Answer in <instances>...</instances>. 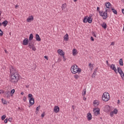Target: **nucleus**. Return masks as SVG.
Returning a JSON list of instances; mask_svg holds the SVG:
<instances>
[{
  "label": "nucleus",
  "mask_w": 124,
  "mask_h": 124,
  "mask_svg": "<svg viewBox=\"0 0 124 124\" xmlns=\"http://www.w3.org/2000/svg\"><path fill=\"white\" fill-rule=\"evenodd\" d=\"M9 69L11 82L12 83H17L20 79V75L18 73V71L13 66H10Z\"/></svg>",
  "instance_id": "f257e3e1"
},
{
  "label": "nucleus",
  "mask_w": 124,
  "mask_h": 124,
  "mask_svg": "<svg viewBox=\"0 0 124 124\" xmlns=\"http://www.w3.org/2000/svg\"><path fill=\"white\" fill-rule=\"evenodd\" d=\"M100 8L99 7H97V11H98L99 13V16H101V17H102L103 20H106L107 19V17H108V16L107 15V12L108 11V9H106V11L103 12V11H99Z\"/></svg>",
  "instance_id": "f03ea898"
},
{
  "label": "nucleus",
  "mask_w": 124,
  "mask_h": 124,
  "mask_svg": "<svg viewBox=\"0 0 124 124\" xmlns=\"http://www.w3.org/2000/svg\"><path fill=\"white\" fill-rule=\"evenodd\" d=\"M71 71L73 74H76V73H81L82 70L81 68H78L77 65H73L71 68Z\"/></svg>",
  "instance_id": "7ed1b4c3"
},
{
  "label": "nucleus",
  "mask_w": 124,
  "mask_h": 124,
  "mask_svg": "<svg viewBox=\"0 0 124 124\" xmlns=\"http://www.w3.org/2000/svg\"><path fill=\"white\" fill-rule=\"evenodd\" d=\"M102 99L104 101H108L110 99V94L107 92H105L102 96Z\"/></svg>",
  "instance_id": "20e7f679"
},
{
  "label": "nucleus",
  "mask_w": 124,
  "mask_h": 124,
  "mask_svg": "<svg viewBox=\"0 0 124 124\" xmlns=\"http://www.w3.org/2000/svg\"><path fill=\"white\" fill-rule=\"evenodd\" d=\"M118 72L120 75V76L122 77L123 80H124V73L123 70H122V68L120 67L117 68Z\"/></svg>",
  "instance_id": "39448f33"
},
{
  "label": "nucleus",
  "mask_w": 124,
  "mask_h": 124,
  "mask_svg": "<svg viewBox=\"0 0 124 124\" xmlns=\"http://www.w3.org/2000/svg\"><path fill=\"white\" fill-rule=\"evenodd\" d=\"M99 111H100L99 108H94L93 109V112L95 116H98V115H99V114L100 113Z\"/></svg>",
  "instance_id": "423d86ee"
},
{
  "label": "nucleus",
  "mask_w": 124,
  "mask_h": 124,
  "mask_svg": "<svg viewBox=\"0 0 124 124\" xmlns=\"http://www.w3.org/2000/svg\"><path fill=\"white\" fill-rule=\"evenodd\" d=\"M66 3H64L62 5V9L64 12H67V8H66Z\"/></svg>",
  "instance_id": "0eeeda50"
},
{
  "label": "nucleus",
  "mask_w": 124,
  "mask_h": 124,
  "mask_svg": "<svg viewBox=\"0 0 124 124\" xmlns=\"http://www.w3.org/2000/svg\"><path fill=\"white\" fill-rule=\"evenodd\" d=\"M110 67L112 70H113L115 73H117V68H116V67L115 66V64H112L110 65Z\"/></svg>",
  "instance_id": "6e6552de"
},
{
  "label": "nucleus",
  "mask_w": 124,
  "mask_h": 124,
  "mask_svg": "<svg viewBox=\"0 0 124 124\" xmlns=\"http://www.w3.org/2000/svg\"><path fill=\"white\" fill-rule=\"evenodd\" d=\"M31 21H33V16H31L27 19V22L28 23H31Z\"/></svg>",
  "instance_id": "1a4fd4ad"
},
{
  "label": "nucleus",
  "mask_w": 124,
  "mask_h": 124,
  "mask_svg": "<svg viewBox=\"0 0 124 124\" xmlns=\"http://www.w3.org/2000/svg\"><path fill=\"white\" fill-rule=\"evenodd\" d=\"M29 103L30 106L34 104V98L33 97L31 98L29 100Z\"/></svg>",
  "instance_id": "9d476101"
},
{
  "label": "nucleus",
  "mask_w": 124,
  "mask_h": 124,
  "mask_svg": "<svg viewBox=\"0 0 124 124\" xmlns=\"http://www.w3.org/2000/svg\"><path fill=\"white\" fill-rule=\"evenodd\" d=\"M29 44V40L28 38H25L23 41V45H28Z\"/></svg>",
  "instance_id": "9b49d317"
},
{
  "label": "nucleus",
  "mask_w": 124,
  "mask_h": 124,
  "mask_svg": "<svg viewBox=\"0 0 124 124\" xmlns=\"http://www.w3.org/2000/svg\"><path fill=\"white\" fill-rule=\"evenodd\" d=\"M58 53L60 56H64V52L62 49H58Z\"/></svg>",
  "instance_id": "f8f14e48"
},
{
  "label": "nucleus",
  "mask_w": 124,
  "mask_h": 124,
  "mask_svg": "<svg viewBox=\"0 0 124 124\" xmlns=\"http://www.w3.org/2000/svg\"><path fill=\"white\" fill-rule=\"evenodd\" d=\"M60 111V108L58 106L54 107V112L55 113H58Z\"/></svg>",
  "instance_id": "ddd939ff"
},
{
  "label": "nucleus",
  "mask_w": 124,
  "mask_h": 124,
  "mask_svg": "<svg viewBox=\"0 0 124 124\" xmlns=\"http://www.w3.org/2000/svg\"><path fill=\"white\" fill-rule=\"evenodd\" d=\"M35 39L37 41H41V38H40V36L38 34H35Z\"/></svg>",
  "instance_id": "4468645a"
},
{
  "label": "nucleus",
  "mask_w": 124,
  "mask_h": 124,
  "mask_svg": "<svg viewBox=\"0 0 124 124\" xmlns=\"http://www.w3.org/2000/svg\"><path fill=\"white\" fill-rule=\"evenodd\" d=\"M110 111V107L108 105H107L105 107V112H109Z\"/></svg>",
  "instance_id": "2eb2a0df"
},
{
  "label": "nucleus",
  "mask_w": 124,
  "mask_h": 124,
  "mask_svg": "<svg viewBox=\"0 0 124 124\" xmlns=\"http://www.w3.org/2000/svg\"><path fill=\"white\" fill-rule=\"evenodd\" d=\"M105 6L107 7V8H110V7L111 6V3L109 2H106L105 3Z\"/></svg>",
  "instance_id": "dca6fc26"
},
{
  "label": "nucleus",
  "mask_w": 124,
  "mask_h": 124,
  "mask_svg": "<svg viewBox=\"0 0 124 124\" xmlns=\"http://www.w3.org/2000/svg\"><path fill=\"white\" fill-rule=\"evenodd\" d=\"M87 117L88 121L92 120V114L91 113H88Z\"/></svg>",
  "instance_id": "f3484780"
},
{
  "label": "nucleus",
  "mask_w": 124,
  "mask_h": 124,
  "mask_svg": "<svg viewBox=\"0 0 124 124\" xmlns=\"http://www.w3.org/2000/svg\"><path fill=\"white\" fill-rule=\"evenodd\" d=\"M88 22L91 24L93 22V18L91 16H87Z\"/></svg>",
  "instance_id": "a211bd4d"
},
{
  "label": "nucleus",
  "mask_w": 124,
  "mask_h": 124,
  "mask_svg": "<svg viewBox=\"0 0 124 124\" xmlns=\"http://www.w3.org/2000/svg\"><path fill=\"white\" fill-rule=\"evenodd\" d=\"M93 104L94 106L96 107V106H97L98 105H99V102H98V101H97V100H95L93 101Z\"/></svg>",
  "instance_id": "6ab92c4d"
},
{
  "label": "nucleus",
  "mask_w": 124,
  "mask_h": 124,
  "mask_svg": "<svg viewBox=\"0 0 124 124\" xmlns=\"http://www.w3.org/2000/svg\"><path fill=\"white\" fill-rule=\"evenodd\" d=\"M6 95L7 98H9L10 97V92L9 91H7L6 93Z\"/></svg>",
  "instance_id": "aec40b11"
},
{
  "label": "nucleus",
  "mask_w": 124,
  "mask_h": 124,
  "mask_svg": "<svg viewBox=\"0 0 124 124\" xmlns=\"http://www.w3.org/2000/svg\"><path fill=\"white\" fill-rule=\"evenodd\" d=\"M101 26L102 28L105 29V30H106V29L107 28V25L106 24V23H105V22H103Z\"/></svg>",
  "instance_id": "412c9836"
},
{
  "label": "nucleus",
  "mask_w": 124,
  "mask_h": 124,
  "mask_svg": "<svg viewBox=\"0 0 124 124\" xmlns=\"http://www.w3.org/2000/svg\"><path fill=\"white\" fill-rule=\"evenodd\" d=\"M33 39V34L32 33L30 35L29 38V41H31Z\"/></svg>",
  "instance_id": "4be33fe9"
},
{
  "label": "nucleus",
  "mask_w": 124,
  "mask_h": 124,
  "mask_svg": "<svg viewBox=\"0 0 124 124\" xmlns=\"http://www.w3.org/2000/svg\"><path fill=\"white\" fill-rule=\"evenodd\" d=\"M1 101H2V104H3V105H7V101H6L5 100L3 99V98L1 99Z\"/></svg>",
  "instance_id": "5701e85b"
},
{
  "label": "nucleus",
  "mask_w": 124,
  "mask_h": 124,
  "mask_svg": "<svg viewBox=\"0 0 124 124\" xmlns=\"http://www.w3.org/2000/svg\"><path fill=\"white\" fill-rule=\"evenodd\" d=\"M72 53L73 56H76V55H77V50H76V49H73Z\"/></svg>",
  "instance_id": "b1692460"
},
{
  "label": "nucleus",
  "mask_w": 124,
  "mask_h": 124,
  "mask_svg": "<svg viewBox=\"0 0 124 124\" xmlns=\"http://www.w3.org/2000/svg\"><path fill=\"white\" fill-rule=\"evenodd\" d=\"M64 40L65 41H68V34H66L63 37Z\"/></svg>",
  "instance_id": "393cba45"
},
{
  "label": "nucleus",
  "mask_w": 124,
  "mask_h": 124,
  "mask_svg": "<svg viewBox=\"0 0 124 124\" xmlns=\"http://www.w3.org/2000/svg\"><path fill=\"white\" fill-rule=\"evenodd\" d=\"M83 23H88V16H86L83 19Z\"/></svg>",
  "instance_id": "a878e982"
},
{
  "label": "nucleus",
  "mask_w": 124,
  "mask_h": 124,
  "mask_svg": "<svg viewBox=\"0 0 124 124\" xmlns=\"http://www.w3.org/2000/svg\"><path fill=\"white\" fill-rule=\"evenodd\" d=\"M119 64L120 65H121L122 66H123V65H124V62H123V59H120L119 60Z\"/></svg>",
  "instance_id": "bb28decb"
},
{
  "label": "nucleus",
  "mask_w": 124,
  "mask_h": 124,
  "mask_svg": "<svg viewBox=\"0 0 124 124\" xmlns=\"http://www.w3.org/2000/svg\"><path fill=\"white\" fill-rule=\"evenodd\" d=\"M8 22L7 20H5L3 21L2 24V25H4V27H6V25H7Z\"/></svg>",
  "instance_id": "cd10ccee"
},
{
  "label": "nucleus",
  "mask_w": 124,
  "mask_h": 124,
  "mask_svg": "<svg viewBox=\"0 0 124 124\" xmlns=\"http://www.w3.org/2000/svg\"><path fill=\"white\" fill-rule=\"evenodd\" d=\"M89 65V67L90 68V70H93V64H92L90 63Z\"/></svg>",
  "instance_id": "c85d7f7f"
},
{
  "label": "nucleus",
  "mask_w": 124,
  "mask_h": 124,
  "mask_svg": "<svg viewBox=\"0 0 124 124\" xmlns=\"http://www.w3.org/2000/svg\"><path fill=\"white\" fill-rule=\"evenodd\" d=\"M39 108H40V106H39L38 107H36L35 111L36 114H37V113H38V111H39Z\"/></svg>",
  "instance_id": "c756f323"
},
{
  "label": "nucleus",
  "mask_w": 124,
  "mask_h": 124,
  "mask_svg": "<svg viewBox=\"0 0 124 124\" xmlns=\"http://www.w3.org/2000/svg\"><path fill=\"white\" fill-rule=\"evenodd\" d=\"M14 93H15V89L12 90L10 92L11 96H12V95H13V94H14Z\"/></svg>",
  "instance_id": "7c9ffc66"
},
{
  "label": "nucleus",
  "mask_w": 124,
  "mask_h": 124,
  "mask_svg": "<svg viewBox=\"0 0 124 124\" xmlns=\"http://www.w3.org/2000/svg\"><path fill=\"white\" fill-rule=\"evenodd\" d=\"M82 95L83 96H85V95H86V89H83L82 93Z\"/></svg>",
  "instance_id": "2f4dec72"
},
{
  "label": "nucleus",
  "mask_w": 124,
  "mask_h": 124,
  "mask_svg": "<svg viewBox=\"0 0 124 124\" xmlns=\"http://www.w3.org/2000/svg\"><path fill=\"white\" fill-rule=\"evenodd\" d=\"M111 10L112 12L114 13V14H117V10L114 9L113 8H111Z\"/></svg>",
  "instance_id": "473e14b6"
},
{
  "label": "nucleus",
  "mask_w": 124,
  "mask_h": 124,
  "mask_svg": "<svg viewBox=\"0 0 124 124\" xmlns=\"http://www.w3.org/2000/svg\"><path fill=\"white\" fill-rule=\"evenodd\" d=\"M113 113L114 114H118V109H114V110H113Z\"/></svg>",
  "instance_id": "72a5a7b5"
},
{
  "label": "nucleus",
  "mask_w": 124,
  "mask_h": 124,
  "mask_svg": "<svg viewBox=\"0 0 124 124\" xmlns=\"http://www.w3.org/2000/svg\"><path fill=\"white\" fill-rule=\"evenodd\" d=\"M5 118H6V115H2L1 117L2 121H3L5 119Z\"/></svg>",
  "instance_id": "f704fd0d"
},
{
  "label": "nucleus",
  "mask_w": 124,
  "mask_h": 124,
  "mask_svg": "<svg viewBox=\"0 0 124 124\" xmlns=\"http://www.w3.org/2000/svg\"><path fill=\"white\" fill-rule=\"evenodd\" d=\"M3 35V32L1 31V30L0 29V36H2Z\"/></svg>",
  "instance_id": "c9c22d12"
},
{
  "label": "nucleus",
  "mask_w": 124,
  "mask_h": 124,
  "mask_svg": "<svg viewBox=\"0 0 124 124\" xmlns=\"http://www.w3.org/2000/svg\"><path fill=\"white\" fill-rule=\"evenodd\" d=\"M96 75V73L93 72L92 75V78H94V77H95Z\"/></svg>",
  "instance_id": "e433bc0d"
},
{
  "label": "nucleus",
  "mask_w": 124,
  "mask_h": 124,
  "mask_svg": "<svg viewBox=\"0 0 124 124\" xmlns=\"http://www.w3.org/2000/svg\"><path fill=\"white\" fill-rule=\"evenodd\" d=\"M110 117H114V112L111 111L110 113Z\"/></svg>",
  "instance_id": "4c0bfd02"
},
{
  "label": "nucleus",
  "mask_w": 124,
  "mask_h": 124,
  "mask_svg": "<svg viewBox=\"0 0 124 124\" xmlns=\"http://www.w3.org/2000/svg\"><path fill=\"white\" fill-rule=\"evenodd\" d=\"M74 78H75V79H78L79 78V76H78L77 75H75L74 76Z\"/></svg>",
  "instance_id": "58836bf2"
},
{
  "label": "nucleus",
  "mask_w": 124,
  "mask_h": 124,
  "mask_svg": "<svg viewBox=\"0 0 124 124\" xmlns=\"http://www.w3.org/2000/svg\"><path fill=\"white\" fill-rule=\"evenodd\" d=\"M32 51H36V48H35V46H33L32 47Z\"/></svg>",
  "instance_id": "ea45409f"
},
{
  "label": "nucleus",
  "mask_w": 124,
  "mask_h": 124,
  "mask_svg": "<svg viewBox=\"0 0 124 124\" xmlns=\"http://www.w3.org/2000/svg\"><path fill=\"white\" fill-rule=\"evenodd\" d=\"M29 97H30L31 98L32 97V94L31 93H30L28 95Z\"/></svg>",
  "instance_id": "a19ab883"
},
{
  "label": "nucleus",
  "mask_w": 124,
  "mask_h": 124,
  "mask_svg": "<svg viewBox=\"0 0 124 124\" xmlns=\"http://www.w3.org/2000/svg\"><path fill=\"white\" fill-rule=\"evenodd\" d=\"M93 36H94V37H96V35H95V32H93Z\"/></svg>",
  "instance_id": "79ce46f5"
},
{
  "label": "nucleus",
  "mask_w": 124,
  "mask_h": 124,
  "mask_svg": "<svg viewBox=\"0 0 124 124\" xmlns=\"http://www.w3.org/2000/svg\"><path fill=\"white\" fill-rule=\"evenodd\" d=\"M23 101L25 102L27 100V97H24L23 99Z\"/></svg>",
  "instance_id": "37998d69"
},
{
  "label": "nucleus",
  "mask_w": 124,
  "mask_h": 124,
  "mask_svg": "<svg viewBox=\"0 0 124 124\" xmlns=\"http://www.w3.org/2000/svg\"><path fill=\"white\" fill-rule=\"evenodd\" d=\"M33 45H31V46H28V47H29V48H30V49H32V47H33Z\"/></svg>",
  "instance_id": "c03bdc74"
},
{
  "label": "nucleus",
  "mask_w": 124,
  "mask_h": 124,
  "mask_svg": "<svg viewBox=\"0 0 124 124\" xmlns=\"http://www.w3.org/2000/svg\"><path fill=\"white\" fill-rule=\"evenodd\" d=\"M4 92L3 90H0V94H1V93H3Z\"/></svg>",
  "instance_id": "a18cd8bd"
},
{
  "label": "nucleus",
  "mask_w": 124,
  "mask_h": 124,
  "mask_svg": "<svg viewBox=\"0 0 124 124\" xmlns=\"http://www.w3.org/2000/svg\"><path fill=\"white\" fill-rule=\"evenodd\" d=\"M31 45H33V44H31V43L28 42V46H31Z\"/></svg>",
  "instance_id": "49530a36"
},
{
  "label": "nucleus",
  "mask_w": 124,
  "mask_h": 124,
  "mask_svg": "<svg viewBox=\"0 0 124 124\" xmlns=\"http://www.w3.org/2000/svg\"><path fill=\"white\" fill-rule=\"evenodd\" d=\"M110 45H111L112 46H114V45H115V42H111V44Z\"/></svg>",
  "instance_id": "de8ad7c7"
},
{
  "label": "nucleus",
  "mask_w": 124,
  "mask_h": 124,
  "mask_svg": "<svg viewBox=\"0 0 124 124\" xmlns=\"http://www.w3.org/2000/svg\"><path fill=\"white\" fill-rule=\"evenodd\" d=\"M91 39L92 40V41H94V39H93V37H91Z\"/></svg>",
  "instance_id": "09e8293b"
},
{
  "label": "nucleus",
  "mask_w": 124,
  "mask_h": 124,
  "mask_svg": "<svg viewBox=\"0 0 124 124\" xmlns=\"http://www.w3.org/2000/svg\"><path fill=\"white\" fill-rule=\"evenodd\" d=\"M8 121L9 122H12V118H9Z\"/></svg>",
  "instance_id": "8fccbe9b"
},
{
  "label": "nucleus",
  "mask_w": 124,
  "mask_h": 124,
  "mask_svg": "<svg viewBox=\"0 0 124 124\" xmlns=\"http://www.w3.org/2000/svg\"><path fill=\"white\" fill-rule=\"evenodd\" d=\"M44 58H45V59H46L47 60H48V56H45Z\"/></svg>",
  "instance_id": "3c124183"
},
{
  "label": "nucleus",
  "mask_w": 124,
  "mask_h": 124,
  "mask_svg": "<svg viewBox=\"0 0 124 124\" xmlns=\"http://www.w3.org/2000/svg\"><path fill=\"white\" fill-rule=\"evenodd\" d=\"M4 123H5V124H7V119H5V120H4Z\"/></svg>",
  "instance_id": "603ef678"
},
{
  "label": "nucleus",
  "mask_w": 124,
  "mask_h": 124,
  "mask_svg": "<svg viewBox=\"0 0 124 124\" xmlns=\"http://www.w3.org/2000/svg\"><path fill=\"white\" fill-rule=\"evenodd\" d=\"M83 100H87V98L83 97Z\"/></svg>",
  "instance_id": "864d4df0"
},
{
  "label": "nucleus",
  "mask_w": 124,
  "mask_h": 124,
  "mask_svg": "<svg viewBox=\"0 0 124 124\" xmlns=\"http://www.w3.org/2000/svg\"><path fill=\"white\" fill-rule=\"evenodd\" d=\"M97 72V70L95 69V71H94V73H96Z\"/></svg>",
  "instance_id": "5fc2aeb1"
},
{
  "label": "nucleus",
  "mask_w": 124,
  "mask_h": 124,
  "mask_svg": "<svg viewBox=\"0 0 124 124\" xmlns=\"http://www.w3.org/2000/svg\"><path fill=\"white\" fill-rule=\"evenodd\" d=\"M44 116H45V115H44V113H43V114L41 115V117H42V118L44 117Z\"/></svg>",
  "instance_id": "6e6d98bb"
},
{
  "label": "nucleus",
  "mask_w": 124,
  "mask_h": 124,
  "mask_svg": "<svg viewBox=\"0 0 124 124\" xmlns=\"http://www.w3.org/2000/svg\"><path fill=\"white\" fill-rule=\"evenodd\" d=\"M122 13H123V14H124V9H123L122 10Z\"/></svg>",
  "instance_id": "4d7b16f0"
},
{
  "label": "nucleus",
  "mask_w": 124,
  "mask_h": 124,
  "mask_svg": "<svg viewBox=\"0 0 124 124\" xmlns=\"http://www.w3.org/2000/svg\"><path fill=\"white\" fill-rule=\"evenodd\" d=\"M21 95H23V94H24V92H21Z\"/></svg>",
  "instance_id": "13d9d810"
},
{
  "label": "nucleus",
  "mask_w": 124,
  "mask_h": 124,
  "mask_svg": "<svg viewBox=\"0 0 124 124\" xmlns=\"http://www.w3.org/2000/svg\"><path fill=\"white\" fill-rule=\"evenodd\" d=\"M72 108L73 109H75V107H74V106H72Z\"/></svg>",
  "instance_id": "bf43d9fd"
},
{
  "label": "nucleus",
  "mask_w": 124,
  "mask_h": 124,
  "mask_svg": "<svg viewBox=\"0 0 124 124\" xmlns=\"http://www.w3.org/2000/svg\"><path fill=\"white\" fill-rule=\"evenodd\" d=\"M18 7L19 6H18V5H16V8H17V7Z\"/></svg>",
  "instance_id": "052dcab7"
},
{
  "label": "nucleus",
  "mask_w": 124,
  "mask_h": 124,
  "mask_svg": "<svg viewBox=\"0 0 124 124\" xmlns=\"http://www.w3.org/2000/svg\"><path fill=\"white\" fill-rule=\"evenodd\" d=\"M0 15H1V12L0 11Z\"/></svg>",
  "instance_id": "680f3d73"
},
{
  "label": "nucleus",
  "mask_w": 124,
  "mask_h": 124,
  "mask_svg": "<svg viewBox=\"0 0 124 124\" xmlns=\"http://www.w3.org/2000/svg\"><path fill=\"white\" fill-rule=\"evenodd\" d=\"M106 62H107V64H108V61H107Z\"/></svg>",
  "instance_id": "e2e57ef3"
},
{
  "label": "nucleus",
  "mask_w": 124,
  "mask_h": 124,
  "mask_svg": "<svg viewBox=\"0 0 124 124\" xmlns=\"http://www.w3.org/2000/svg\"><path fill=\"white\" fill-rule=\"evenodd\" d=\"M5 53H7V51H6V50H5Z\"/></svg>",
  "instance_id": "0e129e2a"
},
{
  "label": "nucleus",
  "mask_w": 124,
  "mask_h": 124,
  "mask_svg": "<svg viewBox=\"0 0 124 124\" xmlns=\"http://www.w3.org/2000/svg\"><path fill=\"white\" fill-rule=\"evenodd\" d=\"M123 31H124V27H123Z\"/></svg>",
  "instance_id": "69168bd1"
},
{
  "label": "nucleus",
  "mask_w": 124,
  "mask_h": 124,
  "mask_svg": "<svg viewBox=\"0 0 124 124\" xmlns=\"http://www.w3.org/2000/svg\"><path fill=\"white\" fill-rule=\"evenodd\" d=\"M74 1H77V0H74Z\"/></svg>",
  "instance_id": "338daca9"
},
{
  "label": "nucleus",
  "mask_w": 124,
  "mask_h": 124,
  "mask_svg": "<svg viewBox=\"0 0 124 124\" xmlns=\"http://www.w3.org/2000/svg\"><path fill=\"white\" fill-rule=\"evenodd\" d=\"M0 26H1V23L0 22Z\"/></svg>",
  "instance_id": "774afa93"
}]
</instances>
